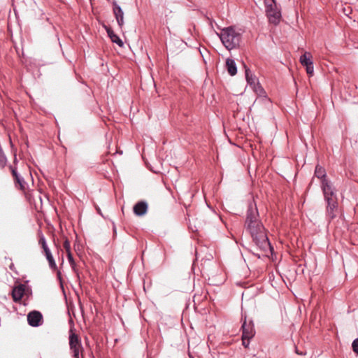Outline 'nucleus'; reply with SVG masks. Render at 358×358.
<instances>
[{"label": "nucleus", "mask_w": 358, "mask_h": 358, "mask_svg": "<svg viewBox=\"0 0 358 358\" xmlns=\"http://www.w3.org/2000/svg\"><path fill=\"white\" fill-rule=\"evenodd\" d=\"M255 244L263 251L271 250V245L265 232V229L259 220V213L256 206H250L247 210L245 223Z\"/></svg>", "instance_id": "nucleus-1"}, {"label": "nucleus", "mask_w": 358, "mask_h": 358, "mask_svg": "<svg viewBox=\"0 0 358 358\" xmlns=\"http://www.w3.org/2000/svg\"><path fill=\"white\" fill-rule=\"evenodd\" d=\"M223 45L228 50H231L239 46L241 34L236 31L234 27L223 28L220 33H217Z\"/></svg>", "instance_id": "nucleus-2"}, {"label": "nucleus", "mask_w": 358, "mask_h": 358, "mask_svg": "<svg viewBox=\"0 0 358 358\" xmlns=\"http://www.w3.org/2000/svg\"><path fill=\"white\" fill-rule=\"evenodd\" d=\"M69 348L73 358H84L83 347L80 337L71 329L69 331Z\"/></svg>", "instance_id": "nucleus-3"}, {"label": "nucleus", "mask_w": 358, "mask_h": 358, "mask_svg": "<svg viewBox=\"0 0 358 358\" xmlns=\"http://www.w3.org/2000/svg\"><path fill=\"white\" fill-rule=\"evenodd\" d=\"M264 4L269 22L277 24L280 22L281 13L278 8L275 0H264Z\"/></svg>", "instance_id": "nucleus-4"}, {"label": "nucleus", "mask_w": 358, "mask_h": 358, "mask_svg": "<svg viewBox=\"0 0 358 358\" xmlns=\"http://www.w3.org/2000/svg\"><path fill=\"white\" fill-rule=\"evenodd\" d=\"M321 189L325 201H329L334 198H337L336 189L331 181L324 180L321 184Z\"/></svg>", "instance_id": "nucleus-5"}, {"label": "nucleus", "mask_w": 358, "mask_h": 358, "mask_svg": "<svg viewBox=\"0 0 358 358\" xmlns=\"http://www.w3.org/2000/svg\"><path fill=\"white\" fill-rule=\"evenodd\" d=\"M242 320H243V322L241 326L242 329V335L245 338H252L255 335V330L254 327V323L252 320H249L248 322L246 320V315H242Z\"/></svg>", "instance_id": "nucleus-6"}, {"label": "nucleus", "mask_w": 358, "mask_h": 358, "mask_svg": "<svg viewBox=\"0 0 358 358\" xmlns=\"http://www.w3.org/2000/svg\"><path fill=\"white\" fill-rule=\"evenodd\" d=\"M28 324L34 327H37L43 324V315L37 310L31 311L27 315Z\"/></svg>", "instance_id": "nucleus-7"}, {"label": "nucleus", "mask_w": 358, "mask_h": 358, "mask_svg": "<svg viewBox=\"0 0 358 358\" xmlns=\"http://www.w3.org/2000/svg\"><path fill=\"white\" fill-rule=\"evenodd\" d=\"M327 202L326 213L327 216L330 219L333 220L336 216V211L338 210V199L334 198L329 201H325Z\"/></svg>", "instance_id": "nucleus-8"}, {"label": "nucleus", "mask_w": 358, "mask_h": 358, "mask_svg": "<svg viewBox=\"0 0 358 358\" xmlns=\"http://www.w3.org/2000/svg\"><path fill=\"white\" fill-rule=\"evenodd\" d=\"M113 5V13L117 20V24L120 29L122 28L124 21V12L122 8L117 4L115 1L112 2Z\"/></svg>", "instance_id": "nucleus-9"}, {"label": "nucleus", "mask_w": 358, "mask_h": 358, "mask_svg": "<svg viewBox=\"0 0 358 358\" xmlns=\"http://www.w3.org/2000/svg\"><path fill=\"white\" fill-rule=\"evenodd\" d=\"M9 169L14 178L15 186H18L21 190L25 189L26 182L24 178L20 176V174L17 172L15 168L13 167L12 166H10Z\"/></svg>", "instance_id": "nucleus-10"}, {"label": "nucleus", "mask_w": 358, "mask_h": 358, "mask_svg": "<svg viewBox=\"0 0 358 358\" xmlns=\"http://www.w3.org/2000/svg\"><path fill=\"white\" fill-rule=\"evenodd\" d=\"M148 206L147 202L144 201H141L137 202L134 208V213L137 216H143L144 215L147 211H148Z\"/></svg>", "instance_id": "nucleus-11"}, {"label": "nucleus", "mask_w": 358, "mask_h": 358, "mask_svg": "<svg viewBox=\"0 0 358 358\" xmlns=\"http://www.w3.org/2000/svg\"><path fill=\"white\" fill-rule=\"evenodd\" d=\"M25 291V286L22 284H20L16 287H15L12 290V297L15 302L20 301Z\"/></svg>", "instance_id": "nucleus-12"}, {"label": "nucleus", "mask_w": 358, "mask_h": 358, "mask_svg": "<svg viewBox=\"0 0 358 358\" xmlns=\"http://www.w3.org/2000/svg\"><path fill=\"white\" fill-rule=\"evenodd\" d=\"M43 252L46 257V259L48 262L49 266L52 271H55L57 268V264L55 263V261L54 259V257L52 255V252L50 250V248H46L43 250Z\"/></svg>", "instance_id": "nucleus-13"}, {"label": "nucleus", "mask_w": 358, "mask_h": 358, "mask_svg": "<svg viewBox=\"0 0 358 358\" xmlns=\"http://www.w3.org/2000/svg\"><path fill=\"white\" fill-rule=\"evenodd\" d=\"M106 30L113 43L117 44L120 47H122L124 45L123 41L114 33L111 28L106 27Z\"/></svg>", "instance_id": "nucleus-14"}, {"label": "nucleus", "mask_w": 358, "mask_h": 358, "mask_svg": "<svg viewBox=\"0 0 358 358\" xmlns=\"http://www.w3.org/2000/svg\"><path fill=\"white\" fill-rule=\"evenodd\" d=\"M226 66H227V71L230 76H233L236 74L237 67H236V64L234 59H229V58L227 59Z\"/></svg>", "instance_id": "nucleus-15"}, {"label": "nucleus", "mask_w": 358, "mask_h": 358, "mask_svg": "<svg viewBox=\"0 0 358 358\" xmlns=\"http://www.w3.org/2000/svg\"><path fill=\"white\" fill-rule=\"evenodd\" d=\"M315 176L319 179H321V184H322L324 180H328L327 178L325 169L319 165L316 166L315 167Z\"/></svg>", "instance_id": "nucleus-16"}, {"label": "nucleus", "mask_w": 358, "mask_h": 358, "mask_svg": "<svg viewBox=\"0 0 358 358\" xmlns=\"http://www.w3.org/2000/svg\"><path fill=\"white\" fill-rule=\"evenodd\" d=\"M301 64L303 66H308L309 64H313L312 55L310 52H306L303 55L300 57L299 59Z\"/></svg>", "instance_id": "nucleus-17"}, {"label": "nucleus", "mask_w": 358, "mask_h": 358, "mask_svg": "<svg viewBox=\"0 0 358 358\" xmlns=\"http://www.w3.org/2000/svg\"><path fill=\"white\" fill-rule=\"evenodd\" d=\"M245 78H246L248 83L250 85L255 86L256 84V81H257L256 77L254 75H252L250 70L249 69L246 68L245 66Z\"/></svg>", "instance_id": "nucleus-18"}, {"label": "nucleus", "mask_w": 358, "mask_h": 358, "mask_svg": "<svg viewBox=\"0 0 358 358\" xmlns=\"http://www.w3.org/2000/svg\"><path fill=\"white\" fill-rule=\"evenodd\" d=\"M67 259H68V261H69V262L70 264V266H71L73 271L75 273V274L76 275V276L79 279L80 278L79 271H78V269L77 268V265H76V262H75V260H74V259L73 257L72 254L67 255Z\"/></svg>", "instance_id": "nucleus-19"}, {"label": "nucleus", "mask_w": 358, "mask_h": 358, "mask_svg": "<svg viewBox=\"0 0 358 358\" xmlns=\"http://www.w3.org/2000/svg\"><path fill=\"white\" fill-rule=\"evenodd\" d=\"M8 159L1 147H0V168L4 169L7 164Z\"/></svg>", "instance_id": "nucleus-20"}, {"label": "nucleus", "mask_w": 358, "mask_h": 358, "mask_svg": "<svg viewBox=\"0 0 358 358\" xmlns=\"http://www.w3.org/2000/svg\"><path fill=\"white\" fill-rule=\"evenodd\" d=\"M63 247H64V250H66V255L69 254H72L71 251V244H70V242L68 240V238H65L64 243H63Z\"/></svg>", "instance_id": "nucleus-21"}, {"label": "nucleus", "mask_w": 358, "mask_h": 358, "mask_svg": "<svg viewBox=\"0 0 358 358\" xmlns=\"http://www.w3.org/2000/svg\"><path fill=\"white\" fill-rule=\"evenodd\" d=\"M38 243L41 245V248H43V250L48 248V246L46 243L45 238L43 234H41V236H40Z\"/></svg>", "instance_id": "nucleus-22"}, {"label": "nucleus", "mask_w": 358, "mask_h": 358, "mask_svg": "<svg viewBox=\"0 0 358 358\" xmlns=\"http://www.w3.org/2000/svg\"><path fill=\"white\" fill-rule=\"evenodd\" d=\"M306 70L308 74L312 76L314 71L313 63L309 64L308 66H306Z\"/></svg>", "instance_id": "nucleus-23"}, {"label": "nucleus", "mask_w": 358, "mask_h": 358, "mask_svg": "<svg viewBox=\"0 0 358 358\" xmlns=\"http://www.w3.org/2000/svg\"><path fill=\"white\" fill-rule=\"evenodd\" d=\"M353 351L358 355V338L353 341L352 344Z\"/></svg>", "instance_id": "nucleus-24"}, {"label": "nucleus", "mask_w": 358, "mask_h": 358, "mask_svg": "<svg viewBox=\"0 0 358 358\" xmlns=\"http://www.w3.org/2000/svg\"><path fill=\"white\" fill-rule=\"evenodd\" d=\"M250 339L251 338H245L243 335H242L243 345L245 348H248L249 346Z\"/></svg>", "instance_id": "nucleus-25"}, {"label": "nucleus", "mask_w": 358, "mask_h": 358, "mask_svg": "<svg viewBox=\"0 0 358 358\" xmlns=\"http://www.w3.org/2000/svg\"><path fill=\"white\" fill-rule=\"evenodd\" d=\"M55 271H57V277L59 280H61V271H59L57 268V270H55Z\"/></svg>", "instance_id": "nucleus-26"}, {"label": "nucleus", "mask_w": 358, "mask_h": 358, "mask_svg": "<svg viewBox=\"0 0 358 358\" xmlns=\"http://www.w3.org/2000/svg\"><path fill=\"white\" fill-rule=\"evenodd\" d=\"M296 353L298 354V355H303V352H299V350H297V348H296Z\"/></svg>", "instance_id": "nucleus-27"}, {"label": "nucleus", "mask_w": 358, "mask_h": 358, "mask_svg": "<svg viewBox=\"0 0 358 358\" xmlns=\"http://www.w3.org/2000/svg\"><path fill=\"white\" fill-rule=\"evenodd\" d=\"M13 266H13V264H11V265L10 266V268L11 270H13Z\"/></svg>", "instance_id": "nucleus-28"}, {"label": "nucleus", "mask_w": 358, "mask_h": 358, "mask_svg": "<svg viewBox=\"0 0 358 358\" xmlns=\"http://www.w3.org/2000/svg\"><path fill=\"white\" fill-rule=\"evenodd\" d=\"M64 264V259L62 258V265Z\"/></svg>", "instance_id": "nucleus-29"}, {"label": "nucleus", "mask_w": 358, "mask_h": 358, "mask_svg": "<svg viewBox=\"0 0 358 358\" xmlns=\"http://www.w3.org/2000/svg\"><path fill=\"white\" fill-rule=\"evenodd\" d=\"M17 161V158L15 157L14 162Z\"/></svg>", "instance_id": "nucleus-30"}]
</instances>
